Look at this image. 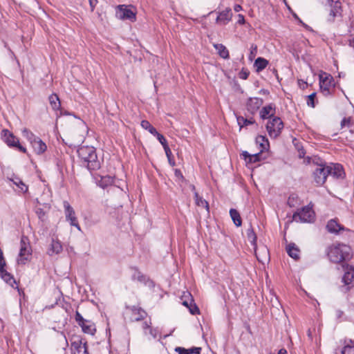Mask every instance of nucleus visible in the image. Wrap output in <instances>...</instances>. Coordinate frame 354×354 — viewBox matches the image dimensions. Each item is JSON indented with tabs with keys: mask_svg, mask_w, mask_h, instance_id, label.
I'll return each instance as SVG.
<instances>
[{
	"mask_svg": "<svg viewBox=\"0 0 354 354\" xmlns=\"http://www.w3.org/2000/svg\"><path fill=\"white\" fill-rule=\"evenodd\" d=\"M292 218L296 222L311 223L314 221L315 212L311 207L307 205L296 212Z\"/></svg>",
	"mask_w": 354,
	"mask_h": 354,
	"instance_id": "4",
	"label": "nucleus"
},
{
	"mask_svg": "<svg viewBox=\"0 0 354 354\" xmlns=\"http://www.w3.org/2000/svg\"><path fill=\"white\" fill-rule=\"evenodd\" d=\"M339 16H341V11H337V10H334L333 9H330L328 20L330 21H333L335 17H339Z\"/></svg>",
	"mask_w": 354,
	"mask_h": 354,
	"instance_id": "45",
	"label": "nucleus"
},
{
	"mask_svg": "<svg viewBox=\"0 0 354 354\" xmlns=\"http://www.w3.org/2000/svg\"><path fill=\"white\" fill-rule=\"evenodd\" d=\"M326 229L330 233L333 234H337L339 231L344 230V227L333 219L328 222Z\"/></svg>",
	"mask_w": 354,
	"mask_h": 354,
	"instance_id": "22",
	"label": "nucleus"
},
{
	"mask_svg": "<svg viewBox=\"0 0 354 354\" xmlns=\"http://www.w3.org/2000/svg\"><path fill=\"white\" fill-rule=\"evenodd\" d=\"M230 217L236 227H240L242 224V220L239 212L235 209H230Z\"/></svg>",
	"mask_w": 354,
	"mask_h": 354,
	"instance_id": "29",
	"label": "nucleus"
},
{
	"mask_svg": "<svg viewBox=\"0 0 354 354\" xmlns=\"http://www.w3.org/2000/svg\"><path fill=\"white\" fill-rule=\"evenodd\" d=\"M256 143L261 147V151L267 150L269 147V142L264 136H258L256 138Z\"/></svg>",
	"mask_w": 354,
	"mask_h": 354,
	"instance_id": "30",
	"label": "nucleus"
},
{
	"mask_svg": "<svg viewBox=\"0 0 354 354\" xmlns=\"http://www.w3.org/2000/svg\"><path fill=\"white\" fill-rule=\"evenodd\" d=\"M71 350V354H88L86 342L79 337L72 339Z\"/></svg>",
	"mask_w": 354,
	"mask_h": 354,
	"instance_id": "8",
	"label": "nucleus"
},
{
	"mask_svg": "<svg viewBox=\"0 0 354 354\" xmlns=\"http://www.w3.org/2000/svg\"><path fill=\"white\" fill-rule=\"evenodd\" d=\"M248 73H241V77L245 80L248 78Z\"/></svg>",
	"mask_w": 354,
	"mask_h": 354,
	"instance_id": "56",
	"label": "nucleus"
},
{
	"mask_svg": "<svg viewBox=\"0 0 354 354\" xmlns=\"http://www.w3.org/2000/svg\"><path fill=\"white\" fill-rule=\"evenodd\" d=\"M1 136L3 141L9 147H16L23 153L26 152V149L20 145L19 139L16 138L12 133H11L8 130L3 129L1 132Z\"/></svg>",
	"mask_w": 354,
	"mask_h": 354,
	"instance_id": "6",
	"label": "nucleus"
},
{
	"mask_svg": "<svg viewBox=\"0 0 354 354\" xmlns=\"http://www.w3.org/2000/svg\"><path fill=\"white\" fill-rule=\"evenodd\" d=\"M294 17H295V18H297V15H296V14H295V15H294Z\"/></svg>",
	"mask_w": 354,
	"mask_h": 354,
	"instance_id": "60",
	"label": "nucleus"
},
{
	"mask_svg": "<svg viewBox=\"0 0 354 354\" xmlns=\"http://www.w3.org/2000/svg\"><path fill=\"white\" fill-rule=\"evenodd\" d=\"M147 315L145 311L142 309L136 308L133 310V317L132 319L135 321H140L143 319Z\"/></svg>",
	"mask_w": 354,
	"mask_h": 354,
	"instance_id": "36",
	"label": "nucleus"
},
{
	"mask_svg": "<svg viewBox=\"0 0 354 354\" xmlns=\"http://www.w3.org/2000/svg\"><path fill=\"white\" fill-rule=\"evenodd\" d=\"M79 157L82 163L90 171L97 170L100 167V162L97 158L96 150L93 147L82 146L77 150Z\"/></svg>",
	"mask_w": 354,
	"mask_h": 354,
	"instance_id": "1",
	"label": "nucleus"
},
{
	"mask_svg": "<svg viewBox=\"0 0 354 354\" xmlns=\"http://www.w3.org/2000/svg\"><path fill=\"white\" fill-rule=\"evenodd\" d=\"M351 253V248L343 243H333L326 249V254L330 261L339 263L348 258Z\"/></svg>",
	"mask_w": 354,
	"mask_h": 354,
	"instance_id": "2",
	"label": "nucleus"
},
{
	"mask_svg": "<svg viewBox=\"0 0 354 354\" xmlns=\"http://www.w3.org/2000/svg\"><path fill=\"white\" fill-rule=\"evenodd\" d=\"M247 236L249 241L254 246V249L256 248V243H257V236L252 228H250L247 231Z\"/></svg>",
	"mask_w": 354,
	"mask_h": 354,
	"instance_id": "40",
	"label": "nucleus"
},
{
	"mask_svg": "<svg viewBox=\"0 0 354 354\" xmlns=\"http://www.w3.org/2000/svg\"><path fill=\"white\" fill-rule=\"evenodd\" d=\"M192 191H195V187L194 185L192 186ZM194 199L196 205L205 207L206 210L209 212L208 203L207 201L201 197L196 192H194Z\"/></svg>",
	"mask_w": 354,
	"mask_h": 354,
	"instance_id": "25",
	"label": "nucleus"
},
{
	"mask_svg": "<svg viewBox=\"0 0 354 354\" xmlns=\"http://www.w3.org/2000/svg\"><path fill=\"white\" fill-rule=\"evenodd\" d=\"M327 3L330 6V9L342 12L341 3L339 0H327Z\"/></svg>",
	"mask_w": 354,
	"mask_h": 354,
	"instance_id": "41",
	"label": "nucleus"
},
{
	"mask_svg": "<svg viewBox=\"0 0 354 354\" xmlns=\"http://www.w3.org/2000/svg\"><path fill=\"white\" fill-rule=\"evenodd\" d=\"M169 162L170 165H175L174 161H172L171 158H170V161H169Z\"/></svg>",
	"mask_w": 354,
	"mask_h": 354,
	"instance_id": "59",
	"label": "nucleus"
},
{
	"mask_svg": "<svg viewBox=\"0 0 354 354\" xmlns=\"http://www.w3.org/2000/svg\"><path fill=\"white\" fill-rule=\"evenodd\" d=\"M257 54V46L252 44L250 46V53H249V59L250 60H252L253 59H254V57H256Z\"/></svg>",
	"mask_w": 354,
	"mask_h": 354,
	"instance_id": "42",
	"label": "nucleus"
},
{
	"mask_svg": "<svg viewBox=\"0 0 354 354\" xmlns=\"http://www.w3.org/2000/svg\"><path fill=\"white\" fill-rule=\"evenodd\" d=\"M232 13L230 8L220 12L216 17V21L220 25H226L232 19Z\"/></svg>",
	"mask_w": 354,
	"mask_h": 354,
	"instance_id": "16",
	"label": "nucleus"
},
{
	"mask_svg": "<svg viewBox=\"0 0 354 354\" xmlns=\"http://www.w3.org/2000/svg\"><path fill=\"white\" fill-rule=\"evenodd\" d=\"M333 82V78L330 75L320 77V89L324 95L330 94V88L334 86Z\"/></svg>",
	"mask_w": 354,
	"mask_h": 354,
	"instance_id": "11",
	"label": "nucleus"
},
{
	"mask_svg": "<svg viewBox=\"0 0 354 354\" xmlns=\"http://www.w3.org/2000/svg\"><path fill=\"white\" fill-rule=\"evenodd\" d=\"M116 15L120 19H129L133 21L136 19L135 12L131 8L124 5L118 6Z\"/></svg>",
	"mask_w": 354,
	"mask_h": 354,
	"instance_id": "10",
	"label": "nucleus"
},
{
	"mask_svg": "<svg viewBox=\"0 0 354 354\" xmlns=\"http://www.w3.org/2000/svg\"><path fill=\"white\" fill-rule=\"evenodd\" d=\"M6 266V261L4 260L3 251L0 249V268H4Z\"/></svg>",
	"mask_w": 354,
	"mask_h": 354,
	"instance_id": "48",
	"label": "nucleus"
},
{
	"mask_svg": "<svg viewBox=\"0 0 354 354\" xmlns=\"http://www.w3.org/2000/svg\"><path fill=\"white\" fill-rule=\"evenodd\" d=\"M154 136H156L158 139V140L160 142V144L162 145L163 148H165V147L168 146V144H167V140L165 139V138L164 137L163 135L159 133L158 131H157V133L156 134H154L153 135Z\"/></svg>",
	"mask_w": 354,
	"mask_h": 354,
	"instance_id": "43",
	"label": "nucleus"
},
{
	"mask_svg": "<svg viewBox=\"0 0 354 354\" xmlns=\"http://www.w3.org/2000/svg\"><path fill=\"white\" fill-rule=\"evenodd\" d=\"M191 294L187 292V294H185L183 297L181 298L182 304L183 305L187 307L189 310V312L192 315H196L198 313V308L193 303V299L191 297Z\"/></svg>",
	"mask_w": 354,
	"mask_h": 354,
	"instance_id": "15",
	"label": "nucleus"
},
{
	"mask_svg": "<svg viewBox=\"0 0 354 354\" xmlns=\"http://www.w3.org/2000/svg\"><path fill=\"white\" fill-rule=\"evenodd\" d=\"M36 214H37L38 218L41 221H43L44 220L45 212L42 209H41V208L37 209L36 211Z\"/></svg>",
	"mask_w": 354,
	"mask_h": 354,
	"instance_id": "47",
	"label": "nucleus"
},
{
	"mask_svg": "<svg viewBox=\"0 0 354 354\" xmlns=\"http://www.w3.org/2000/svg\"><path fill=\"white\" fill-rule=\"evenodd\" d=\"M263 100L260 97H250L246 102V108L251 114H254L263 104Z\"/></svg>",
	"mask_w": 354,
	"mask_h": 354,
	"instance_id": "13",
	"label": "nucleus"
},
{
	"mask_svg": "<svg viewBox=\"0 0 354 354\" xmlns=\"http://www.w3.org/2000/svg\"><path fill=\"white\" fill-rule=\"evenodd\" d=\"M49 102L53 110H59L61 107V103L58 96L56 94H52L49 96Z\"/></svg>",
	"mask_w": 354,
	"mask_h": 354,
	"instance_id": "32",
	"label": "nucleus"
},
{
	"mask_svg": "<svg viewBox=\"0 0 354 354\" xmlns=\"http://www.w3.org/2000/svg\"><path fill=\"white\" fill-rule=\"evenodd\" d=\"M214 47L217 50L218 55L223 59L229 58V51L226 47L221 44H214Z\"/></svg>",
	"mask_w": 354,
	"mask_h": 354,
	"instance_id": "31",
	"label": "nucleus"
},
{
	"mask_svg": "<svg viewBox=\"0 0 354 354\" xmlns=\"http://www.w3.org/2000/svg\"><path fill=\"white\" fill-rule=\"evenodd\" d=\"M283 128V122L279 117H274L270 120L266 125L268 135L272 138H277Z\"/></svg>",
	"mask_w": 354,
	"mask_h": 354,
	"instance_id": "5",
	"label": "nucleus"
},
{
	"mask_svg": "<svg viewBox=\"0 0 354 354\" xmlns=\"http://www.w3.org/2000/svg\"><path fill=\"white\" fill-rule=\"evenodd\" d=\"M75 319L79 326H80L86 320L82 316V315L78 311H76L75 313Z\"/></svg>",
	"mask_w": 354,
	"mask_h": 354,
	"instance_id": "46",
	"label": "nucleus"
},
{
	"mask_svg": "<svg viewBox=\"0 0 354 354\" xmlns=\"http://www.w3.org/2000/svg\"><path fill=\"white\" fill-rule=\"evenodd\" d=\"M113 177L111 176H105L101 177V178L97 181V185L100 187L105 189L109 185H111L113 183Z\"/></svg>",
	"mask_w": 354,
	"mask_h": 354,
	"instance_id": "28",
	"label": "nucleus"
},
{
	"mask_svg": "<svg viewBox=\"0 0 354 354\" xmlns=\"http://www.w3.org/2000/svg\"><path fill=\"white\" fill-rule=\"evenodd\" d=\"M305 156V151L304 149H301L299 151V157L300 158H304Z\"/></svg>",
	"mask_w": 354,
	"mask_h": 354,
	"instance_id": "55",
	"label": "nucleus"
},
{
	"mask_svg": "<svg viewBox=\"0 0 354 354\" xmlns=\"http://www.w3.org/2000/svg\"><path fill=\"white\" fill-rule=\"evenodd\" d=\"M140 124L144 129L147 130L153 136L157 133V130L150 124L149 121L142 120Z\"/></svg>",
	"mask_w": 354,
	"mask_h": 354,
	"instance_id": "38",
	"label": "nucleus"
},
{
	"mask_svg": "<svg viewBox=\"0 0 354 354\" xmlns=\"http://www.w3.org/2000/svg\"><path fill=\"white\" fill-rule=\"evenodd\" d=\"M30 145L34 152L37 155L43 154L47 149L46 143L39 137Z\"/></svg>",
	"mask_w": 354,
	"mask_h": 354,
	"instance_id": "19",
	"label": "nucleus"
},
{
	"mask_svg": "<svg viewBox=\"0 0 354 354\" xmlns=\"http://www.w3.org/2000/svg\"><path fill=\"white\" fill-rule=\"evenodd\" d=\"M23 137L26 138L31 145L38 137L36 136L31 131L26 128L21 130Z\"/></svg>",
	"mask_w": 354,
	"mask_h": 354,
	"instance_id": "34",
	"label": "nucleus"
},
{
	"mask_svg": "<svg viewBox=\"0 0 354 354\" xmlns=\"http://www.w3.org/2000/svg\"><path fill=\"white\" fill-rule=\"evenodd\" d=\"M31 248L28 237L23 236L20 241V250L17 258V263L24 265L31 256Z\"/></svg>",
	"mask_w": 354,
	"mask_h": 354,
	"instance_id": "3",
	"label": "nucleus"
},
{
	"mask_svg": "<svg viewBox=\"0 0 354 354\" xmlns=\"http://www.w3.org/2000/svg\"><path fill=\"white\" fill-rule=\"evenodd\" d=\"M315 96H316V93H313L310 95L307 96V104H308V106H310V107H313V108L315 107Z\"/></svg>",
	"mask_w": 354,
	"mask_h": 354,
	"instance_id": "44",
	"label": "nucleus"
},
{
	"mask_svg": "<svg viewBox=\"0 0 354 354\" xmlns=\"http://www.w3.org/2000/svg\"><path fill=\"white\" fill-rule=\"evenodd\" d=\"M342 353L354 354V342L350 340L348 342H346L342 351Z\"/></svg>",
	"mask_w": 354,
	"mask_h": 354,
	"instance_id": "37",
	"label": "nucleus"
},
{
	"mask_svg": "<svg viewBox=\"0 0 354 354\" xmlns=\"http://www.w3.org/2000/svg\"><path fill=\"white\" fill-rule=\"evenodd\" d=\"M234 9L235 12H238L242 10V7L240 5H235Z\"/></svg>",
	"mask_w": 354,
	"mask_h": 354,
	"instance_id": "54",
	"label": "nucleus"
},
{
	"mask_svg": "<svg viewBox=\"0 0 354 354\" xmlns=\"http://www.w3.org/2000/svg\"><path fill=\"white\" fill-rule=\"evenodd\" d=\"M63 207L66 220L70 223L71 226L75 227L79 231H81V227L78 223L74 209L66 201L63 202Z\"/></svg>",
	"mask_w": 354,
	"mask_h": 354,
	"instance_id": "7",
	"label": "nucleus"
},
{
	"mask_svg": "<svg viewBox=\"0 0 354 354\" xmlns=\"http://www.w3.org/2000/svg\"><path fill=\"white\" fill-rule=\"evenodd\" d=\"M326 168L328 169V176H333L334 178L342 179L344 178L345 173L343 167L339 164H330L326 165Z\"/></svg>",
	"mask_w": 354,
	"mask_h": 354,
	"instance_id": "12",
	"label": "nucleus"
},
{
	"mask_svg": "<svg viewBox=\"0 0 354 354\" xmlns=\"http://www.w3.org/2000/svg\"><path fill=\"white\" fill-rule=\"evenodd\" d=\"M0 277L12 287H14V283H16L13 276L8 272L4 268H0Z\"/></svg>",
	"mask_w": 354,
	"mask_h": 354,
	"instance_id": "24",
	"label": "nucleus"
},
{
	"mask_svg": "<svg viewBox=\"0 0 354 354\" xmlns=\"http://www.w3.org/2000/svg\"><path fill=\"white\" fill-rule=\"evenodd\" d=\"M350 123V118H344L342 122H341V125L342 127H344L346 125H348Z\"/></svg>",
	"mask_w": 354,
	"mask_h": 354,
	"instance_id": "51",
	"label": "nucleus"
},
{
	"mask_svg": "<svg viewBox=\"0 0 354 354\" xmlns=\"http://www.w3.org/2000/svg\"><path fill=\"white\" fill-rule=\"evenodd\" d=\"M294 198H295L294 195H292V196L289 197L288 201V205L290 206H294L295 205L294 203H292V201L294 199Z\"/></svg>",
	"mask_w": 354,
	"mask_h": 354,
	"instance_id": "53",
	"label": "nucleus"
},
{
	"mask_svg": "<svg viewBox=\"0 0 354 354\" xmlns=\"http://www.w3.org/2000/svg\"><path fill=\"white\" fill-rule=\"evenodd\" d=\"M238 17H239L238 23H239V24H243L245 23V18H244L243 15L239 14V15H238Z\"/></svg>",
	"mask_w": 354,
	"mask_h": 354,
	"instance_id": "52",
	"label": "nucleus"
},
{
	"mask_svg": "<svg viewBox=\"0 0 354 354\" xmlns=\"http://www.w3.org/2000/svg\"><path fill=\"white\" fill-rule=\"evenodd\" d=\"M151 325V319H149V321L145 320L142 322V328L144 330V334L145 335H149L153 338H156L159 333V330L157 328H152Z\"/></svg>",
	"mask_w": 354,
	"mask_h": 354,
	"instance_id": "17",
	"label": "nucleus"
},
{
	"mask_svg": "<svg viewBox=\"0 0 354 354\" xmlns=\"http://www.w3.org/2000/svg\"><path fill=\"white\" fill-rule=\"evenodd\" d=\"M84 333L89 335H94L96 329L93 322L86 319L83 324L80 326Z\"/></svg>",
	"mask_w": 354,
	"mask_h": 354,
	"instance_id": "23",
	"label": "nucleus"
},
{
	"mask_svg": "<svg viewBox=\"0 0 354 354\" xmlns=\"http://www.w3.org/2000/svg\"><path fill=\"white\" fill-rule=\"evenodd\" d=\"M175 174L176 176H182L180 171L177 169L175 171Z\"/></svg>",
	"mask_w": 354,
	"mask_h": 354,
	"instance_id": "58",
	"label": "nucleus"
},
{
	"mask_svg": "<svg viewBox=\"0 0 354 354\" xmlns=\"http://www.w3.org/2000/svg\"><path fill=\"white\" fill-rule=\"evenodd\" d=\"M354 279V268L352 266L346 267L345 273L342 277V282L345 285V291L350 290V285L352 284Z\"/></svg>",
	"mask_w": 354,
	"mask_h": 354,
	"instance_id": "14",
	"label": "nucleus"
},
{
	"mask_svg": "<svg viewBox=\"0 0 354 354\" xmlns=\"http://www.w3.org/2000/svg\"><path fill=\"white\" fill-rule=\"evenodd\" d=\"M12 183L24 193L28 191V186L18 177L10 179Z\"/></svg>",
	"mask_w": 354,
	"mask_h": 354,
	"instance_id": "35",
	"label": "nucleus"
},
{
	"mask_svg": "<svg viewBox=\"0 0 354 354\" xmlns=\"http://www.w3.org/2000/svg\"><path fill=\"white\" fill-rule=\"evenodd\" d=\"M278 354H288V352L286 349L281 348L279 350Z\"/></svg>",
	"mask_w": 354,
	"mask_h": 354,
	"instance_id": "57",
	"label": "nucleus"
},
{
	"mask_svg": "<svg viewBox=\"0 0 354 354\" xmlns=\"http://www.w3.org/2000/svg\"><path fill=\"white\" fill-rule=\"evenodd\" d=\"M276 111V106L273 103H270L265 106H263L260 111V117L262 119H268L270 118L275 114Z\"/></svg>",
	"mask_w": 354,
	"mask_h": 354,
	"instance_id": "18",
	"label": "nucleus"
},
{
	"mask_svg": "<svg viewBox=\"0 0 354 354\" xmlns=\"http://www.w3.org/2000/svg\"><path fill=\"white\" fill-rule=\"evenodd\" d=\"M236 120L239 126L240 127V129L250 124H253L255 122L252 118H245L243 116H237Z\"/></svg>",
	"mask_w": 354,
	"mask_h": 354,
	"instance_id": "33",
	"label": "nucleus"
},
{
	"mask_svg": "<svg viewBox=\"0 0 354 354\" xmlns=\"http://www.w3.org/2000/svg\"><path fill=\"white\" fill-rule=\"evenodd\" d=\"M201 348L192 347L190 348H185L183 347H176L175 351L178 354H200Z\"/></svg>",
	"mask_w": 354,
	"mask_h": 354,
	"instance_id": "26",
	"label": "nucleus"
},
{
	"mask_svg": "<svg viewBox=\"0 0 354 354\" xmlns=\"http://www.w3.org/2000/svg\"><path fill=\"white\" fill-rule=\"evenodd\" d=\"M88 1L91 11H93L97 3V0H88Z\"/></svg>",
	"mask_w": 354,
	"mask_h": 354,
	"instance_id": "50",
	"label": "nucleus"
},
{
	"mask_svg": "<svg viewBox=\"0 0 354 354\" xmlns=\"http://www.w3.org/2000/svg\"><path fill=\"white\" fill-rule=\"evenodd\" d=\"M164 150L165 151V154L169 160V161H170V158L171 156V149H169V146H167L164 148Z\"/></svg>",
	"mask_w": 354,
	"mask_h": 354,
	"instance_id": "49",
	"label": "nucleus"
},
{
	"mask_svg": "<svg viewBox=\"0 0 354 354\" xmlns=\"http://www.w3.org/2000/svg\"><path fill=\"white\" fill-rule=\"evenodd\" d=\"M268 61L263 57H258L254 63V67L257 72H260L265 69L268 65Z\"/></svg>",
	"mask_w": 354,
	"mask_h": 354,
	"instance_id": "27",
	"label": "nucleus"
},
{
	"mask_svg": "<svg viewBox=\"0 0 354 354\" xmlns=\"http://www.w3.org/2000/svg\"><path fill=\"white\" fill-rule=\"evenodd\" d=\"M288 254L294 259H298L300 256V250L294 243H290L286 245Z\"/></svg>",
	"mask_w": 354,
	"mask_h": 354,
	"instance_id": "21",
	"label": "nucleus"
},
{
	"mask_svg": "<svg viewBox=\"0 0 354 354\" xmlns=\"http://www.w3.org/2000/svg\"><path fill=\"white\" fill-rule=\"evenodd\" d=\"M328 176V169L323 165H319L313 172L314 180L317 185H323Z\"/></svg>",
	"mask_w": 354,
	"mask_h": 354,
	"instance_id": "9",
	"label": "nucleus"
},
{
	"mask_svg": "<svg viewBox=\"0 0 354 354\" xmlns=\"http://www.w3.org/2000/svg\"><path fill=\"white\" fill-rule=\"evenodd\" d=\"M243 156H244L245 160L249 162H257L259 161V153L250 155L247 151H244L243 153Z\"/></svg>",
	"mask_w": 354,
	"mask_h": 354,
	"instance_id": "39",
	"label": "nucleus"
},
{
	"mask_svg": "<svg viewBox=\"0 0 354 354\" xmlns=\"http://www.w3.org/2000/svg\"><path fill=\"white\" fill-rule=\"evenodd\" d=\"M62 250L63 248L61 241L58 239H53L47 253L50 256L59 254L62 252Z\"/></svg>",
	"mask_w": 354,
	"mask_h": 354,
	"instance_id": "20",
	"label": "nucleus"
}]
</instances>
